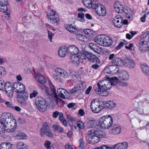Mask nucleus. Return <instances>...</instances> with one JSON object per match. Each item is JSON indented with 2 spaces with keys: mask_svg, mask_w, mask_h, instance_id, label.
I'll return each mask as SVG.
<instances>
[{
  "mask_svg": "<svg viewBox=\"0 0 149 149\" xmlns=\"http://www.w3.org/2000/svg\"><path fill=\"white\" fill-rule=\"evenodd\" d=\"M53 77L54 80L57 81H59L61 80V78L59 76L56 74H53Z\"/></svg>",
  "mask_w": 149,
  "mask_h": 149,
  "instance_id": "61",
  "label": "nucleus"
},
{
  "mask_svg": "<svg viewBox=\"0 0 149 149\" xmlns=\"http://www.w3.org/2000/svg\"><path fill=\"white\" fill-rule=\"evenodd\" d=\"M48 38L49 39L50 42H52V39L53 36L54 35V34L52 33L51 31H48Z\"/></svg>",
  "mask_w": 149,
  "mask_h": 149,
  "instance_id": "60",
  "label": "nucleus"
},
{
  "mask_svg": "<svg viewBox=\"0 0 149 149\" xmlns=\"http://www.w3.org/2000/svg\"><path fill=\"white\" fill-rule=\"evenodd\" d=\"M113 122V118L111 116H104L100 118L99 121L96 120H88L86 126L89 128L101 127L108 129L111 125Z\"/></svg>",
  "mask_w": 149,
  "mask_h": 149,
  "instance_id": "3",
  "label": "nucleus"
},
{
  "mask_svg": "<svg viewBox=\"0 0 149 149\" xmlns=\"http://www.w3.org/2000/svg\"><path fill=\"white\" fill-rule=\"evenodd\" d=\"M78 16L81 19H79L80 21L81 22H84V15L83 13L81 12L79 13L78 14Z\"/></svg>",
  "mask_w": 149,
  "mask_h": 149,
  "instance_id": "50",
  "label": "nucleus"
},
{
  "mask_svg": "<svg viewBox=\"0 0 149 149\" xmlns=\"http://www.w3.org/2000/svg\"><path fill=\"white\" fill-rule=\"evenodd\" d=\"M1 12L4 13L5 17L7 20L10 19V11L8 10L7 5H3L1 3Z\"/></svg>",
  "mask_w": 149,
  "mask_h": 149,
  "instance_id": "20",
  "label": "nucleus"
},
{
  "mask_svg": "<svg viewBox=\"0 0 149 149\" xmlns=\"http://www.w3.org/2000/svg\"><path fill=\"white\" fill-rule=\"evenodd\" d=\"M29 97V95L27 93H24L22 94L17 95V99L18 102L21 105L25 106L27 104L26 101Z\"/></svg>",
  "mask_w": 149,
  "mask_h": 149,
  "instance_id": "12",
  "label": "nucleus"
},
{
  "mask_svg": "<svg viewBox=\"0 0 149 149\" xmlns=\"http://www.w3.org/2000/svg\"><path fill=\"white\" fill-rule=\"evenodd\" d=\"M125 48L126 49L132 50L134 49V47H133V44L132 43H130L129 44V46H126Z\"/></svg>",
  "mask_w": 149,
  "mask_h": 149,
  "instance_id": "57",
  "label": "nucleus"
},
{
  "mask_svg": "<svg viewBox=\"0 0 149 149\" xmlns=\"http://www.w3.org/2000/svg\"><path fill=\"white\" fill-rule=\"evenodd\" d=\"M84 32L85 34L89 36H91L93 35V32L91 29H85L84 30Z\"/></svg>",
  "mask_w": 149,
  "mask_h": 149,
  "instance_id": "46",
  "label": "nucleus"
},
{
  "mask_svg": "<svg viewBox=\"0 0 149 149\" xmlns=\"http://www.w3.org/2000/svg\"><path fill=\"white\" fill-rule=\"evenodd\" d=\"M138 46L139 50L141 52H144L147 51L148 52V49H149V44L146 42L142 40H141L138 43Z\"/></svg>",
  "mask_w": 149,
  "mask_h": 149,
  "instance_id": "14",
  "label": "nucleus"
},
{
  "mask_svg": "<svg viewBox=\"0 0 149 149\" xmlns=\"http://www.w3.org/2000/svg\"><path fill=\"white\" fill-rule=\"evenodd\" d=\"M84 54L79 53L76 54H73L70 56V60L72 62L77 65L79 64L80 59H86Z\"/></svg>",
  "mask_w": 149,
  "mask_h": 149,
  "instance_id": "11",
  "label": "nucleus"
},
{
  "mask_svg": "<svg viewBox=\"0 0 149 149\" xmlns=\"http://www.w3.org/2000/svg\"><path fill=\"white\" fill-rule=\"evenodd\" d=\"M65 28L69 31L74 34L77 32V30L76 28L74 25L72 24H66L64 26Z\"/></svg>",
  "mask_w": 149,
  "mask_h": 149,
  "instance_id": "28",
  "label": "nucleus"
},
{
  "mask_svg": "<svg viewBox=\"0 0 149 149\" xmlns=\"http://www.w3.org/2000/svg\"><path fill=\"white\" fill-rule=\"evenodd\" d=\"M52 128L54 130L59 132L60 133H63L64 132V130L63 128L58 125H53L52 126Z\"/></svg>",
  "mask_w": 149,
  "mask_h": 149,
  "instance_id": "40",
  "label": "nucleus"
},
{
  "mask_svg": "<svg viewBox=\"0 0 149 149\" xmlns=\"http://www.w3.org/2000/svg\"><path fill=\"white\" fill-rule=\"evenodd\" d=\"M142 13L143 14V16L145 18L149 16V11L146 10L142 12Z\"/></svg>",
  "mask_w": 149,
  "mask_h": 149,
  "instance_id": "63",
  "label": "nucleus"
},
{
  "mask_svg": "<svg viewBox=\"0 0 149 149\" xmlns=\"http://www.w3.org/2000/svg\"><path fill=\"white\" fill-rule=\"evenodd\" d=\"M124 62L125 64H127L130 68H133L135 67V63L132 60V58L130 56L125 57Z\"/></svg>",
  "mask_w": 149,
  "mask_h": 149,
  "instance_id": "27",
  "label": "nucleus"
},
{
  "mask_svg": "<svg viewBox=\"0 0 149 149\" xmlns=\"http://www.w3.org/2000/svg\"><path fill=\"white\" fill-rule=\"evenodd\" d=\"M93 149H113L111 147L109 146L108 145H103L100 146L95 148Z\"/></svg>",
  "mask_w": 149,
  "mask_h": 149,
  "instance_id": "47",
  "label": "nucleus"
},
{
  "mask_svg": "<svg viewBox=\"0 0 149 149\" xmlns=\"http://www.w3.org/2000/svg\"><path fill=\"white\" fill-rule=\"evenodd\" d=\"M100 140V139L98 137L94 135L88 139V142L89 144H95L98 143Z\"/></svg>",
  "mask_w": 149,
  "mask_h": 149,
  "instance_id": "29",
  "label": "nucleus"
},
{
  "mask_svg": "<svg viewBox=\"0 0 149 149\" xmlns=\"http://www.w3.org/2000/svg\"><path fill=\"white\" fill-rule=\"evenodd\" d=\"M60 113L58 111H56L54 112L53 113L52 116L54 118H56L58 117V115L59 116Z\"/></svg>",
  "mask_w": 149,
  "mask_h": 149,
  "instance_id": "62",
  "label": "nucleus"
},
{
  "mask_svg": "<svg viewBox=\"0 0 149 149\" xmlns=\"http://www.w3.org/2000/svg\"><path fill=\"white\" fill-rule=\"evenodd\" d=\"M84 6L88 8H92L93 5V0H82Z\"/></svg>",
  "mask_w": 149,
  "mask_h": 149,
  "instance_id": "36",
  "label": "nucleus"
},
{
  "mask_svg": "<svg viewBox=\"0 0 149 149\" xmlns=\"http://www.w3.org/2000/svg\"><path fill=\"white\" fill-rule=\"evenodd\" d=\"M104 35H99L96 36L94 40L95 42L99 45L104 46Z\"/></svg>",
  "mask_w": 149,
  "mask_h": 149,
  "instance_id": "26",
  "label": "nucleus"
},
{
  "mask_svg": "<svg viewBox=\"0 0 149 149\" xmlns=\"http://www.w3.org/2000/svg\"><path fill=\"white\" fill-rule=\"evenodd\" d=\"M16 137L17 139L20 140L26 139L27 138V136L24 133L21 132L17 133Z\"/></svg>",
  "mask_w": 149,
  "mask_h": 149,
  "instance_id": "37",
  "label": "nucleus"
},
{
  "mask_svg": "<svg viewBox=\"0 0 149 149\" xmlns=\"http://www.w3.org/2000/svg\"><path fill=\"white\" fill-rule=\"evenodd\" d=\"M118 85L121 87H125L128 85V83L127 82L121 81L119 82Z\"/></svg>",
  "mask_w": 149,
  "mask_h": 149,
  "instance_id": "54",
  "label": "nucleus"
},
{
  "mask_svg": "<svg viewBox=\"0 0 149 149\" xmlns=\"http://www.w3.org/2000/svg\"><path fill=\"white\" fill-rule=\"evenodd\" d=\"M98 88H95L96 93L103 96H107L109 92L107 91L111 88L109 81L106 80H100L97 84Z\"/></svg>",
  "mask_w": 149,
  "mask_h": 149,
  "instance_id": "4",
  "label": "nucleus"
},
{
  "mask_svg": "<svg viewBox=\"0 0 149 149\" xmlns=\"http://www.w3.org/2000/svg\"><path fill=\"white\" fill-rule=\"evenodd\" d=\"M56 72L59 75L65 78L69 77V76L65 70L60 68H56L55 70Z\"/></svg>",
  "mask_w": 149,
  "mask_h": 149,
  "instance_id": "21",
  "label": "nucleus"
},
{
  "mask_svg": "<svg viewBox=\"0 0 149 149\" xmlns=\"http://www.w3.org/2000/svg\"><path fill=\"white\" fill-rule=\"evenodd\" d=\"M40 131L41 136H43V134L51 137L53 136L52 132L49 129L48 125L47 122L44 123Z\"/></svg>",
  "mask_w": 149,
  "mask_h": 149,
  "instance_id": "10",
  "label": "nucleus"
},
{
  "mask_svg": "<svg viewBox=\"0 0 149 149\" xmlns=\"http://www.w3.org/2000/svg\"><path fill=\"white\" fill-rule=\"evenodd\" d=\"M17 123L15 119H12L10 114L8 113H3L1 116V134L13 132L16 129Z\"/></svg>",
  "mask_w": 149,
  "mask_h": 149,
  "instance_id": "1",
  "label": "nucleus"
},
{
  "mask_svg": "<svg viewBox=\"0 0 149 149\" xmlns=\"http://www.w3.org/2000/svg\"><path fill=\"white\" fill-rule=\"evenodd\" d=\"M49 85L53 92V93H52V94H51L52 97L55 100L56 103H57L58 102H63V100L59 98L57 94L55 93L56 90L54 88V85L51 83H49Z\"/></svg>",
  "mask_w": 149,
  "mask_h": 149,
  "instance_id": "15",
  "label": "nucleus"
},
{
  "mask_svg": "<svg viewBox=\"0 0 149 149\" xmlns=\"http://www.w3.org/2000/svg\"><path fill=\"white\" fill-rule=\"evenodd\" d=\"M76 36V38L80 40L85 41L86 40V37L84 35L81 34H77Z\"/></svg>",
  "mask_w": 149,
  "mask_h": 149,
  "instance_id": "45",
  "label": "nucleus"
},
{
  "mask_svg": "<svg viewBox=\"0 0 149 149\" xmlns=\"http://www.w3.org/2000/svg\"><path fill=\"white\" fill-rule=\"evenodd\" d=\"M106 80L109 81V83L111 85V86L117 84L118 81V78L116 77H114L111 78L110 81L106 79Z\"/></svg>",
  "mask_w": 149,
  "mask_h": 149,
  "instance_id": "42",
  "label": "nucleus"
},
{
  "mask_svg": "<svg viewBox=\"0 0 149 149\" xmlns=\"http://www.w3.org/2000/svg\"><path fill=\"white\" fill-rule=\"evenodd\" d=\"M84 55H85V57L86 58H87L91 62L94 63H100V60L96 56L92 54L91 53L88 52H85Z\"/></svg>",
  "mask_w": 149,
  "mask_h": 149,
  "instance_id": "13",
  "label": "nucleus"
},
{
  "mask_svg": "<svg viewBox=\"0 0 149 149\" xmlns=\"http://www.w3.org/2000/svg\"><path fill=\"white\" fill-rule=\"evenodd\" d=\"M67 52V48L65 47H61L59 49L58 54L61 57H64Z\"/></svg>",
  "mask_w": 149,
  "mask_h": 149,
  "instance_id": "33",
  "label": "nucleus"
},
{
  "mask_svg": "<svg viewBox=\"0 0 149 149\" xmlns=\"http://www.w3.org/2000/svg\"><path fill=\"white\" fill-rule=\"evenodd\" d=\"M12 146L10 143H3L1 144V149H11Z\"/></svg>",
  "mask_w": 149,
  "mask_h": 149,
  "instance_id": "39",
  "label": "nucleus"
},
{
  "mask_svg": "<svg viewBox=\"0 0 149 149\" xmlns=\"http://www.w3.org/2000/svg\"><path fill=\"white\" fill-rule=\"evenodd\" d=\"M95 130H91L88 131L87 133V136L88 138L91 137V136L95 135Z\"/></svg>",
  "mask_w": 149,
  "mask_h": 149,
  "instance_id": "51",
  "label": "nucleus"
},
{
  "mask_svg": "<svg viewBox=\"0 0 149 149\" xmlns=\"http://www.w3.org/2000/svg\"><path fill=\"white\" fill-rule=\"evenodd\" d=\"M116 55L114 54H112L109 55L108 57L109 60H111L112 61L116 58Z\"/></svg>",
  "mask_w": 149,
  "mask_h": 149,
  "instance_id": "58",
  "label": "nucleus"
},
{
  "mask_svg": "<svg viewBox=\"0 0 149 149\" xmlns=\"http://www.w3.org/2000/svg\"><path fill=\"white\" fill-rule=\"evenodd\" d=\"M6 74V71L4 68L1 66V75H4Z\"/></svg>",
  "mask_w": 149,
  "mask_h": 149,
  "instance_id": "59",
  "label": "nucleus"
},
{
  "mask_svg": "<svg viewBox=\"0 0 149 149\" xmlns=\"http://www.w3.org/2000/svg\"><path fill=\"white\" fill-rule=\"evenodd\" d=\"M111 62L112 63L118 66H122L124 64L123 61L120 58L117 57Z\"/></svg>",
  "mask_w": 149,
  "mask_h": 149,
  "instance_id": "34",
  "label": "nucleus"
},
{
  "mask_svg": "<svg viewBox=\"0 0 149 149\" xmlns=\"http://www.w3.org/2000/svg\"><path fill=\"white\" fill-rule=\"evenodd\" d=\"M117 65L115 64L110 65L109 66V68L111 71H113L116 70L117 68Z\"/></svg>",
  "mask_w": 149,
  "mask_h": 149,
  "instance_id": "56",
  "label": "nucleus"
},
{
  "mask_svg": "<svg viewBox=\"0 0 149 149\" xmlns=\"http://www.w3.org/2000/svg\"><path fill=\"white\" fill-rule=\"evenodd\" d=\"M1 103H4L5 105L7 107L11 109H12V108H13V106L11 103L8 101L5 102L4 100L1 98Z\"/></svg>",
  "mask_w": 149,
  "mask_h": 149,
  "instance_id": "44",
  "label": "nucleus"
},
{
  "mask_svg": "<svg viewBox=\"0 0 149 149\" xmlns=\"http://www.w3.org/2000/svg\"><path fill=\"white\" fill-rule=\"evenodd\" d=\"M16 146L18 149H28V147L27 145L22 142L17 143Z\"/></svg>",
  "mask_w": 149,
  "mask_h": 149,
  "instance_id": "38",
  "label": "nucleus"
},
{
  "mask_svg": "<svg viewBox=\"0 0 149 149\" xmlns=\"http://www.w3.org/2000/svg\"><path fill=\"white\" fill-rule=\"evenodd\" d=\"M34 77L36 80L40 83L43 84L46 82L45 79L43 75L40 73L36 74Z\"/></svg>",
  "mask_w": 149,
  "mask_h": 149,
  "instance_id": "31",
  "label": "nucleus"
},
{
  "mask_svg": "<svg viewBox=\"0 0 149 149\" xmlns=\"http://www.w3.org/2000/svg\"><path fill=\"white\" fill-rule=\"evenodd\" d=\"M57 93L58 96L63 99L65 98V97L68 93V91L62 88H59L57 89Z\"/></svg>",
  "mask_w": 149,
  "mask_h": 149,
  "instance_id": "30",
  "label": "nucleus"
},
{
  "mask_svg": "<svg viewBox=\"0 0 149 149\" xmlns=\"http://www.w3.org/2000/svg\"><path fill=\"white\" fill-rule=\"evenodd\" d=\"M121 131L120 127L117 125H113L111 128L110 132L111 134L117 135L120 134Z\"/></svg>",
  "mask_w": 149,
  "mask_h": 149,
  "instance_id": "19",
  "label": "nucleus"
},
{
  "mask_svg": "<svg viewBox=\"0 0 149 149\" xmlns=\"http://www.w3.org/2000/svg\"><path fill=\"white\" fill-rule=\"evenodd\" d=\"M102 103L104 109H112L116 106V103L113 101H103Z\"/></svg>",
  "mask_w": 149,
  "mask_h": 149,
  "instance_id": "18",
  "label": "nucleus"
},
{
  "mask_svg": "<svg viewBox=\"0 0 149 149\" xmlns=\"http://www.w3.org/2000/svg\"><path fill=\"white\" fill-rule=\"evenodd\" d=\"M79 149H85L84 142L83 139L82 138H80L79 140Z\"/></svg>",
  "mask_w": 149,
  "mask_h": 149,
  "instance_id": "48",
  "label": "nucleus"
},
{
  "mask_svg": "<svg viewBox=\"0 0 149 149\" xmlns=\"http://www.w3.org/2000/svg\"><path fill=\"white\" fill-rule=\"evenodd\" d=\"M141 68L143 73L146 76H149V67L146 63L141 64Z\"/></svg>",
  "mask_w": 149,
  "mask_h": 149,
  "instance_id": "32",
  "label": "nucleus"
},
{
  "mask_svg": "<svg viewBox=\"0 0 149 149\" xmlns=\"http://www.w3.org/2000/svg\"><path fill=\"white\" fill-rule=\"evenodd\" d=\"M122 20V17L120 16H117L114 18L112 22L116 27L120 28L123 25Z\"/></svg>",
  "mask_w": 149,
  "mask_h": 149,
  "instance_id": "16",
  "label": "nucleus"
},
{
  "mask_svg": "<svg viewBox=\"0 0 149 149\" xmlns=\"http://www.w3.org/2000/svg\"><path fill=\"white\" fill-rule=\"evenodd\" d=\"M60 121L62 123L65 127H67L68 126L67 123L65 118L60 120Z\"/></svg>",
  "mask_w": 149,
  "mask_h": 149,
  "instance_id": "64",
  "label": "nucleus"
},
{
  "mask_svg": "<svg viewBox=\"0 0 149 149\" xmlns=\"http://www.w3.org/2000/svg\"><path fill=\"white\" fill-rule=\"evenodd\" d=\"M38 94V92L35 90L33 92L31 93L30 95V98L32 99L33 97H35Z\"/></svg>",
  "mask_w": 149,
  "mask_h": 149,
  "instance_id": "53",
  "label": "nucleus"
},
{
  "mask_svg": "<svg viewBox=\"0 0 149 149\" xmlns=\"http://www.w3.org/2000/svg\"><path fill=\"white\" fill-rule=\"evenodd\" d=\"M114 8L116 12L117 13H122L124 12V15L128 19H130L132 16V12L129 8L126 7L124 8L123 7L121 3L117 1L114 4Z\"/></svg>",
  "mask_w": 149,
  "mask_h": 149,
  "instance_id": "5",
  "label": "nucleus"
},
{
  "mask_svg": "<svg viewBox=\"0 0 149 149\" xmlns=\"http://www.w3.org/2000/svg\"><path fill=\"white\" fill-rule=\"evenodd\" d=\"M128 144L125 141L122 143L116 144L113 146V149H127L128 148Z\"/></svg>",
  "mask_w": 149,
  "mask_h": 149,
  "instance_id": "24",
  "label": "nucleus"
},
{
  "mask_svg": "<svg viewBox=\"0 0 149 149\" xmlns=\"http://www.w3.org/2000/svg\"><path fill=\"white\" fill-rule=\"evenodd\" d=\"M86 87V85L85 83H81L75 86L71 90L70 92L71 93H76L79 90H82L84 88H85Z\"/></svg>",
  "mask_w": 149,
  "mask_h": 149,
  "instance_id": "22",
  "label": "nucleus"
},
{
  "mask_svg": "<svg viewBox=\"0 0 149 149\" xmlns=\"http://www.w3.org/2000/svg\"><path fill=\"white\" fill-rule=\"evenodd\" d=\"M118 77L120 79L123 81H127L129 78V74L128 72L125 70L120 71L118 73Z\"/></svg>",
  "mask_w": 149,
  "mask_h": 149,
  "instance_id": "17",
  "label": "nucleus"
},
{
  "mask_svg": "<svg viewBox=\"0 0 149 149\" xmlns=\"http://www.w3.org/2000/svg\"><path fill=\"white\" fill-rule=\"evenodd\" d=\"M79 51L78 48L74 45L70 46L67 48V52L70 54H76L79 53H81L79 52Z\"/></svg>",
  "mask_w": 149,
  "mask_h": 149,
  "instance_id": "25",
  "label": "nucleus"
},
{
  "mask_svg": "<svg viewBox=\"0 0 149 149\" xmlns=\"http://www.w3.org/2000/svg\"><path fill=\"white\" fill-rule=\"evenodd\" d=\"M91 108L93 112L95 113H99L104 109L103 103L101 104L98 99H95L92 101Z\"/></svg>",
  "mask_w": 149,
  "mask_h": 149,
  "instance_id": "6",
  "label": "nucleus"
},
{
  "mask_svg": "<svg viewBox=\"0 0 149 149\" xmlns=\"http://www.w3.org/2000/svg\"><path fill=\"white\" fill-rule=\"evenodd\" d=\"M51 144V143L50 141H47L45 142V146L47 149H51V147L50 146Z\"/></svg>",
  "mask_w": 149,
  "mask_h": 149,
  "instance_id": "55",
  "label": "nucleus"
},
{
  "mask_svg": "<svg viewBox=\"0 0 149 149\" xmlns=\"http://www.w3.org/2000/svg\"><path fill=\"white\" fill-rule=\"evenodd\" d=\"M35 103L38 109L41 112H44L47 109V103L45 99L41 96H38L35 100Z\"/></svg>",
  "mask_w": 149,
  "mask_h": 149,
  "instance_id": "9",
  "label": "nucleus"
},
{
  "mask_svg": "<svg viewBox=\"0 0 149 149\" xmlns=\"http://www.w3.org/2000/svg\"><path fill=\"white\" fill-rule=\"evenodd\" d=\"M89 47L90 49L93 50L96 53L99 54L102 51L101 48L94 43H90Z\"/></svg>",
  "mask_w": 149,
  "mask_h": 149,
  "instance_id": "23",
  "label": "nucleus"
},
{
  "mask_svg": "<svg viewBox=\"0 0 149 149\" xmlns=\"http://www.w3.org/2000/svg\"><path fill=\"white\" fill-rule=\"evenodd\" d=\"M77 127L81 129H84L85 127L82 122L78 120L77 122Z\"/></svg>",
  "mask_w": 149,
  "mask_h": 149,
  "instance_id": "49",
  "label": "nucleus"
},
{
  "mask_svg": "<svg viewBox=\"0 0 149 149\" xmlns=\"http://www.w3.org/2000/svg\"><path fill=\"white\" fill-rule=\"evenodd\" d=\"M124 42H121L116 47V49H119L124 45L126 44V42L123 40Z\"/></svg>",
  "mask_w": 149,
  "mask_h": 149,
  "instance_id": "52",
  "label": "nucleus"
},
{
  "mask_svg": "<svg viewBox=\"0 0 149 149\" xmlns=\"http://www.w3.org/2000/svg\"><path fill=\"white\" fill-rule=\"evenodd\" d=\"M13 89L16 92L22 93L25 91V87L23 84L19 82L14 83L13 87L9 82H7L5 84L1 83V91L5 92L6 95L9 97H11L13 96Z\"/></svg>",
  "mask_w": 149,
  "mask_h": 149,
  "instance_id": "2",
  "label": "nucleus"
},
{
  "mask_svg": "<svg viewBox=\"0 0 149 149\" xmlns=\"http://www.w3.org/2000/svg\"><path fill=\"white\" fill-rule=\"evenodd\" d=\"M95 135L97 136L100 139L104 137L105 133L100 130H95Z\"/></svg>",
  "mask_w": 149,
  "mask_h": 149,
  "instance_id": "41",
  "label": "nucleus"
},
{
  "mask_svg": "<svg viewBox=\"0 0 149 149\" xmlns=\"http://www.w3.org/2000/svg\"><path fill=\"white\" fill-rule=\"evenodd\" d=\"M47 15L52 24L56 26L58 24V22L59 21V18L56 11L53 9L47 12Z\"/></svg>",
  "mask_w": 149,
  "mask_h": 149,
  "instance_id": "8",
  "label": "nucleus"
},
{
  "mask_svg": "<svg viewBox=\"0 0 149 149\" xmlns=\"http://www.w3.org/2000/svg\"><path fill=\"white\" fill-rule=\"evenodd\" d=\"M41 91L42 92L46 93L49 95H51L52 94V92L49 90L48 88L44 85L42 86Z\"/></svg>",
  "mask_w": 149,
  "mask_h": 149,
  "instance_id": "43",
  "label": "nucleus"
},
{
  "mask_svg": "<svg viewBox=\"0 0 149 149\" xmlns=\"http://www.w3.org/2000/svg\"><path fill=\"white\" fill-rule=\"evenodd\" d=\"M92 8L94 9L96 13L100 16H104L106 14V10L104 6L98 3L97 0H93Z\"/></svg>",
  "mask_w": 149,
  "mask_h": 149,
  "instance_id": "7",
  "label": "nucleus"
},
{
  "mask_svg": "<svg viewBox=\"0 0 149 149\" xmlns=\"http://www.w3.org/2000/svg\"><path fill=\"white\" fill-rule=\"evenodd\" d=\"M104 46L108 47L112 43V39L109 37L104 35Z\"/></svg>",
  "mask_w": 149,
  "mask_h": 149,
  "instance_id": "35",
  "label": "nucleus"
}]
</instances>
